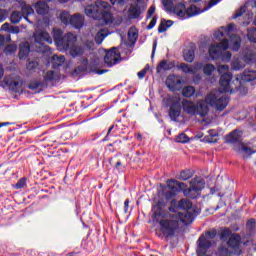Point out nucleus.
<instances>
[{"instance_id":"nucleus-1","label":"nucleus","mask_w":256,"mask_h":256,"mask_svg":"<svg viewBox=\"0 0 256 256\" xmlns=\"http://www.w3.org/2000/svg\"><path fill=\"white\" fill-rule=\"evenodd\" d=\"M194 219L195 216L190 212L185 214H166L159 221L160 233L164 239H173L175 234L181 230V223L183 225H191Z\"/></svg>"},{"instance_id":"nucleus-2","label":"nucleus","mask_w":256,"mask_h":256,"mask_svg":"<svg viewBox=\"0 0 256 256\" xmlns=\"http://www.w3.org/2000/svg\"><path fill=\"white\" fill-rule=\"evenodd\" d=\"M214 107L217 111H223L229 105L227 96H219L213 92L209 93L205 100H200L196 104V114L205 117L209 113V106Z\"/></svg>"},{"instance_id":"nucleus-3","label":"nucleus","mask_w":256,"mask_h":256,"mask_svg":"<svg viewBox=\"0 0 256 256\" xmlns=\"http://www.w3.org/2000/svg\"><path fill=\"white\" fill-rule=\"evenodd\" d=\"M109 7H111V5L106 1L96 0L94 4L86 6L84 11L87 17L103 21L104 25H111L115 18L111 12L107 11Z\"/></svg>"},{"instance_id":"nucleus-4","label":"nucleus","mask_w":256,"mask_h":256,"mask_svg":"<svg viewBox=\"0 0 256 256\" xmlns=\"http://www.w3.org/2000/svg\"><path fill=\"white\" fill-rule=\"evenodd\" d=\"M218 73L221 75L220 77V93H233V91H237L239 87H241V81L239 78H236L235 81L238 86L233 87L231 84V80L233 79V74L229 72V65H219Z\"/></svg>"},{"instance_id":"nucleus-5","label":"nucleus","mask_w":256,"mask_h":256,"mask_svg":"<svg viewBox=\"0 0 256 256\" xmlns=\"http://www.w3.org/2000/svg\"><path fill=\"white\" fill-rule=\"evenodd\" d=\"M217 237V231L210 230L205 232V234H202L197 243L198 248L196 250V253L198 256H211L213 255V251L211 250V246L213 245L211 243V239H215Z\"/></svg>"},{"instance_id":"nucleus-6","label":"nucleus","mask_w":256,"mask_h":256,"mask_svg":"<svg viewBox=\"0 0 256 256\" xmlns=\"http://www.w3.org/2000/svg\"><path fill=\"white\" fill-rule=\"evenodd\" d=\"M163 104L169 107L168 115L172 121H177L181 117V98L167 94L163 99Z\"/></svg>"},{"instance_id":"nucleus-7","label":"nucleus","mask_w":256,"mask_h":256,"mask_svg":"<svg viewBox=\"0 0 256 256\" xmlns=\"http://www.w3.org/2000/svg\"><path fill=\"white\" fill-rule=\"evenodd\" d=\"M46 43H53V38L47 32H36L34 33V43L33 48L36 53H47L49 51V46L45 45Z\"/></svg>"},{"instance_id":"nucleus-8","label":"nucleus","mask_w":256,"mask_h":256,"mask_svg":"<svg viewBox=\"0 0 256 256\" xmlns=\"http://www.w3.org/2000/svg\"><path fill=\"white\" fill-rule=\"evenodd\" d=\"M173 13L180 17V19H189V17H195V15H199L201 10H199V8H197L195 5H191L190 7L186 8L185 4L178 3L173 8Z\"/></svg>"},{"instance_id":"nucleus-9","label":"nucleus","mask_w":256,"mask_h":256,"mask_svg":"<svg viewBox=\"0 0 256 256\" xmlns=\"http://www.w3.org/2000/svg\"><path fill=\"white\" fill-rule=\"evenodd\" d=\"M53 39L55 45L62 51L64 47H67L68 42L72 43V41H75V34L69 32L63 36V31L61 29H54Z\"/></svg>"},{"instance_id":"nucleus-10","label":"nucleus","mask_w":256,"mask_h":256,"mask_svg":"<svg viewBox=\"0 0 256 256\" xmlns=\"http://www.w3.org/2000/svg\"><path fill=\"white\" fill-rule=\"evenodd\" d=\"M205 188V181L201 178H194L190 181V187L184 189V196L196 199L197 193Z\"/></svg>"},{"instance_id":"nucleus-11","label":"nucleus","mask_w":256,"mask_h":256,"mask_svg":"<svg viewBox=\"0 0 256 256\" xmlns=\"http://www.w3.org/2000/svg\"><path fill=\"white\" fill-rule=\"evenodd\" d=\"M167 187L170 191H167L165 193V197L166 199H173V197H175L177 193H181V191H183V193L185 194V189H187V184L183 182H179L175 179H172L167 181Z\"/></svg>"},{"instance_id":"nucleus-12","label":"nucleus","mask_w":256,"mask_h":256,"mask_svg":"<svg viewBox=\"0 0 256 256\" xmlns=\"http://www.w3.org/2000/svg\"><path fill=\"white\" fill-rule=\"evenodd\" d=\"M227 49H229V40L223 39L220 43L211 44L208 52L211 58L219 59L223 51H227Z\"/></svg>"},{"instance_id":"nucleus-13","label":"nucleus","mask_w":256,"mask_h":256,"mask_svg":"<svg viewBox=\"0 0 256 256\" xmlns=\"http://www.w3.org/2000/svg\"><path fill=\"white\" fill-rule=\"evenodd\" d=\"M34 11L33 8L30 5L24 4L22 5V12L20 11H13L11 16H10V21L14 25H17L21 19H26L29 17V15H33Z\"/></svg>"},{"instance_id":"nucleus-14","label":"nucleus","mask_w":256,"mask_h":256,"mask_svg":"<svg viewBox=\"0 0 256 256\" xmlns=\"http://www.w3.org/2000/svg\"><path fill=\"white\" fill-rule=\"evenodd\" d=\"M104 63L107 67H113L117 63H121V52L117 48H112L106 52Z\"/></svg>"},{"instance_id":"nucleus-15","label":"nucleus","mask_w":256,"mask_h":256,"mask_svg":"<svg viewBox=\"0 0 256 256\" xmlns=\"http://www.w3.org/2000/svg\"><path fill=\"white\" fill-rule=\"evenodd\" d=\"M77 36L74 35V41L68 42L61 51H69L71 57H81L85 53V47L81 45H77Z\"/></svg>"},{"instance_id":"nucleus-16","label":"nucleus","mask_w":256,"mask_h":256,"mask_svg":"<svg viewBox=\"0 0 256 256\" xmlns=\"http://www.w3.org/2000/svg\"><path fill=\"white\" fill-rule=\"evenodd\" d=\"M227 245L229 249L232 250L233 255H241L243 253V250L241 249V235L239 234H232L228 241Z\"/></svg>"},{"instance_id":"nucleus-17","label":"nucleus","mask_w":256,"mask_h":256,"mask_svg":"<svg viewBox=\"0 0 256 256\" xmlns=\"http://www.w3.org/2000/svg\"><path fill=\"white\" fill-rule=\"evenodd\" d=\"M166 86L170 91H181L183 87V81L175 74L169 75L166 79Z\"/></svg>"},{"instance_id":"nucleus-18","label":"nucleus","mask_w":256,"mask_h":256,"mask_svg":"<svg viewBox=\"0 0 256 256\" xmlns=\"http://www.w3.org/2000/svg\"><path fill=\"white\" fill-rule=\"evenodd\" d=\"M242 135L243 132L239 130H234L229 135L226 136V143L234 145V148L239 147L240 145L243 144V139L241 138Z\"/></svg>"},{"instance_id":"nucleus-19","label":"nucleus","mask_w":256,"mask_h":256,"mask_svg":"<svg viewBox=\"0 0 256 256\" xmlns=\"http://www.w3.org/2000/svg\"><path fill=\"white\" fill-rule=\"evenodd\" d=\"M234 151L241 153L242 157L247 159V157H251V155L256 153V146L248 147L242 143L240 146H235Z\"/></svg>"},{"instance_id":"nucleus-20","label":"nucleus","mask_w":256,"mask_h":256,"mask_svg":"<svg viewBox=\"0 0 256 256\" xmlns=\"http://www.w3.org/2000/svg\"><path fill=\"white\" fill-rule=\"evenodd\" d=\"M3 83L6 85V87H9L10 91L20 93L22 84L19 80H15L11 77H5Z\"/></svg>"},{"instance_id":"nucleus-21","label":"nucleus","mask_w":256,"mask_h":256,"mask_svg":"<svg viewBox=\"0 0 256 256\" xmlns=\"http://www.w3.org/2000/svg\"><path fill=\"white\" fill-rule=\"evenodd\" d=\"M192 207H193V202H191V200L189 199L182 198L178 202V209H182L184 211L182 213L183 215H185L186 213H192L195 217V213L191 211Z\"/></svg>"},{"instance_id":"nucleus-22","label":"nucleus","mask_w":256,"mask_h":256,"mask_svg":"<svg viewBox=\"0 0 256 256\" xmlns=\"http://www.w3.org/2000/svg\"><path fill=\"white\" fill-rule=\"evenodd\" d=\"M182 107L188 115H197V104L193 101L183 100Z\"/></svg>"},{"instance_id":"nucleus-23","label":"nucleus","mask_w":256,"mask_h":256,"mask_svg":"<svg viewBox=\"0 0 256 256\" xmlns=\"http://www.w3.org/2000/svg\"><path fill=\"white\" fill-rule=\"evenodd\" d=\"M139 17H141L139 4H131L128 9V19H139Z\"/></svg>"},{"instance_id":"nucleus-24","label":"nucleus","mask_w":256,"mask_h":256,"mask_svg":"<svg viewBox=\"0 0 256 256\" xmlns=\"http://www.w3.org/2000/svg\"><path fill=\"white\" fill-rule=\"evenodd\" d=\"M83 16L80 14H75L73 16H71L70 18V22L68 23V25H72V27H75V29H81V27H83Z\"/></svg>"},{"instance_id":"nucleus-25","label":"nucleus","mask_w":256,"mask_h":256,"mask_svg":"<svg viewBox=\"0 0 256 256\" xmlns=\"http://www.w3.org/2000/svg\"><path fill=\"white\" fill-rule=\"evenodd\" d=\"M173 67H175V63L169 62L167 60H162L158 64L156 71H157V73H161L162 71H171V69H173Z\"/></svg>"},{"instance_id":"nucleus-26","label":"nucleus","mask_w":256,"mask_h":256,"mask_svg":"<svg viewBox=\"0 0 256 256\" xmlns=\"http://www.w3.org/2000/svg\"><path fill=\"white\" fill-rule=\"evenodd\" d=\"M230 47L233 51H239L241 49V37L237 34L230 36Z\"/></svg>"},{"instance_id":"nucleus-27","label":"nucleus","mask_w":256,"mask_h":256,"mask_svg":"<svg viewBox=\"0 0 256 256\" xmlns=\"http://www.w3.org/2000/svg\"><path fill=\"white\" fill-rule=\"evenodd\" d=\"M34 9L38 15H46L49 6L44 1H39L34 5Z\"/></svg>"},{"instance_id":"nucleus-28","label":"nucleus","mask_w":256,"mask_h":256,"mask_svg":"<svg viewBox=\"0 0 256 256\" xmlns=\"http://www.w3.org/2000/svg\"><path fill=\"white\" fill-rule=\"evenodd\" d=\"M242 81L251 83V81L256 80V71L255 70H245L241 76Z\"/></svg>"},{"instance_id":"nucleus-29","label":"nucleus","mask_w":256,"mask_h":256,"mask_svg":"<svg viewBox=\"0 0 256 256\" xmlns=\"http://www.w3.org/2000/svg\"><path fill=\"white\" fill-rule=\"evenodd\" d=\"M31 51V47L29 46V43H22L20 44V51H19V57L20 59H27V55H29V52Z\"/></svg>"},{"instance_id":"nucleus-30","label":"nucleus","mask_w":256,"mask_h":256,"mask_svg":"<svg viewBox=\"0 0 256 256\" xmlns=\"http://www.w3.org/2000/svg\"><path fill=\"white\" fill-rule=\"evenodd\" d=\"M65 63V56L60 55H53L52 56V67L53 69H59V67H61V65H63Z\"/></svg>"},{"instance_id":"nucleus-31","label":"nucleus","mask_w":256,"mask_h":256,"mask_svg":"<svg viewBox=\"0 0 256 256\" xmlns=\"http://www.w3.org/2000/svg\"><path fill=\"white\" fill-rule=\"evenodd\" d=\"M89 71V59L84 58L79 66L75 68L76 73H87Z\"/></svg>"},{"instance_id":"nucleus-32","label":"nucleus","mask_w":256,"mask_h":256,"mask_svg":"<svg viewBox=\"0 0 256 256\" xmlns=\"http://www.w3.org/2000/svg\"><path fill=\"white\" fill-rule=\"evenodd\" d=\"M108 35L109 33L106 29H101L100 31H98L95 36V42L97 43V45H101L105 40V37H107Z\"/></svg>"},{"instance_id":"nucleus-33","label":"nucleus","mask_w":256,"mask_h":256,"mask_svg":"<svg viewBox=\"0 0 256 256\" xmlns=\"http://www.w3.org/2000/svg\"><path fill=\"white\" fill-rule=\"evenodd\" d=\"M183 55L187 63H193V61H195V50H193V48L184 50Z\"/></svg>"},{"instance_id":"nucleus-34","label":"nucleus","mask_w":256,"mask_h":256,"mask_svg":"<svg viewBox=\"0 0 256 256\" xmlns=\"http://www.w3.org/2000/svg\"><path fill=\"white\" fill-rule=\"evenodd\" d=\"M173 25V21L171 20H162L159 27H158V33H165L169 27Z\"/></svg>"},{"instance_id":"nucleus-35","label":"nucleus","mask_w":256,"mask_h":256,"mask_svg":"<svg viewBox=\"0 0 256 256\" xmlns=\"http://www.w3.org/2000/svg\"><path fill=\"white\" fill-rule=\"evenodd\" d=\"M182 95L184 97H193L195 95V87L193 86H186L182 90Z\"/></svg>"},{"instance_id":"nucleus-36","label":"nucleus","mask_w":256,"mask_h":256,"mask_svg":"<svg viewBox=\"0 0 256 256\" xmlns=\"http://www.w3.org/2000/svg\"><path fill=\"white\" fill-rule=\"evenodd\" d=\"M178 69L183 71V73H190L191 75H195V70H193V67L189 66V64L181 63L178 66Z\"/></svg>"},{"instance_id":"nucleus-37","label":"nucleus","mask_w":256,"mask_h":256,"mask_svg":"<svg viewBox=\"0 0 256 256\" xmlns=\"http://www.w3.org/2000/svg\"><path fill=\"white\" fill-rule=\"evenodd\" d=\"M233 235V232L229 228H224L220 233L221 241H227Z\"/></svg>"},{"instance_id":"nucleus-38","label":"nucleus","mask_w":256,"mask_h":256,"mask_svg":"<svg viewBox=\"0 0 256 256\" xmlns=\"http://www.w3.org/2000/svg\"><path fill=\"white\" fill-rule=\"evenodd\" d=\"M213 71H215V66L213 64H206L203 67V73L207 77H211L213 75Z\"/></svg>"},{"instance_id":"nucleus-39","label":"nucleus","mask_w":256,"mask_h":256,"mask_svg":"<svg viewBox=\"0 0 256 256\" xmlns=\"http://www.w3.org/2000/svg\"><path fill=\"white\" fill-rule=\"evenodd\" d=\"M60 20L64 23V25H69L71 21V14L67 11H63L60 13Z\"/></svg>"},{"instance_id":"nucleus-40","label":"nucleus","mask_w":256,"mask_h":256,"mask_svg":"<svg viewBox=\"0 0 256 256\" xmlns=\"http://www.w3.org/2000/svg\"><path fill=\"white\" fill-rule=\"evenodd\" d=\"M193 177V173L190 172V170H183L180 172L179 179L181 181H188V179H191Z\"/></svg>"},{"instance_id":"nucleus-41","label":"nucleus","mask_w":256,"mask_h":256,"mask_svg":"<svg viewBox=\"0 0 256 256\" xmlns=\"http://www.w3.org/2000/svg\"><path fill=\"white\" fill-rule=\"evenodd\" d=\"M84 49H87L88 51H93L95 49V41L93 39H86L83 40Z\"/></svg>"},{"instance_id":"nucleus-42","label":"nucleus","mask_w":256,"mask_h":256,"mask_svg":"<svg viewBox=\"0 0 256 256\" xmlns=\"http://www.w3.org/2000/svg\"><path fill=\"white\" fill-rule=\"evenodd\" d=\"M247 38L250 43H256V28L248 29Z\"/></svg>"},{"instance_id":"nucleus-43","label":"nucleus","mask_w":256,"mask_h":256,"mask_svg":"<svg viewBox=\"0 0 256 256\" xmlns=\"http://www.w3.org/2000/svg\"><path fill=\"white\" fill-rule=\"evenodd\" d=\"M138 38H139V33H137L135 31V29L131 28L128 31V39H129V41H131V43H135V41H137Z\"/></svg>"},{"instance_id":"nucleus-44","label":"nucleus","mask_w":256,"mask_h":256,"mask_svg":"<svg viewBox=\"0 0 256 256\" xmlns=\"http://www.w3.org/2000/svg\"><path fill=\"white\" fill-rule=\"evenodd\" d=\"M11 41V35L9 34H0V49L5 45L6 43H9Z\"/></svg>"},{"instance_id":"nucleus-45","label":"nucleus","mask_w":256,"mask_h":256,"mask_svg":"<svg viewBox=\"0 0 256 256\" xmlns=\"http://www.w3.org/2000/svg\"><path fill=\"white\" fill-rule=\"evenodd\" d=\"M217 254L219 256H229V255H231V252L229 251V248H227L225 246H220L218 248Z\"/></svg>"},{"instance_id":"nucleus-46","label":"nucleus","mask_w":256,"mask_h":256,"mask_svg":"<svg viewBox=\"0 0 256 256\" xmlns=\"http://www.w3.org/2000/svg\"><path fill=\"white\" fill-rule=\"evenodd\" d=\"M243 67H245V64H243L242 62H240L239 59L234 60V61L232 62V69H233L234 71H239V70L243 69Z\"/></svg>"},{"instance_id":"nucleus-47","label":"nucleus","mask_w":256,"mask_h":256,"mask_svg":"<svg viewBox=\"0 0 256 256\" xmlns=\"http://www.w3.org/2000/svg\"><path fill=\"white\" fill-rule=\"evenodd\" d=\"M177 143H189V136L185 133H181L176 138Z\"/></svg>"},{"instance_id":"nucleus-48","label":"nucleus","mask_w":256,"mask_h":256,"mask_svg":"<svg viewBox=\"0 0 256 256\" xmlns=\"http://www.w3.org/2000/svg\"><path fill=\"white\" fill-rule=\"evenodd\" d=\"M6 55H12V53H15L17 51V46L15 44H9L4 49Z\"/></svg>"},{"instance_id":"nucleus-49","label":"nucleus","mask_w":256,"mask_h":256,"mask_svg":"<svg viewBox=\"0 0 256 256\" xmlns=\"http://www.w3.org/2000/svg\"><path fill=\"white\" fill-rule=\"evenodd\" d=\"M247 11V6H241L238 10H236L233 19H237L238 17H242V15Z\"/></svg>"},{"instance_id":"nucleus-50","label":"nucleus","mask_w":256,"mask_h":256,"mask_svg":"<svg viewBox=\"0 0 256 256\" xmlns=\"http://www.w3.org/2000/svg\"><path fill=\"white\" fill-rule=\"evenodd\" d=\"M177 209H179L178 206L171 204V206L168 208V211H170L168 215H177V214L183 215V212H177Z\"/></svg>"},{"instance_id":"nucleus-51","label":"nucleus","mask_w":256,"mask_h":256,"mask_svg":"<svg viewBox=\"0 0 256 256\" xmlns=\"http://www.w3.org/2000/svg\"><path fill=\"white\" fill-rule=\"evenodd\" d=\"M55 79V72L53 70L48 71L44 75V81H53Z\"/></svg>"},{"instance_id":"nucleus-52","label":"nucleus","mask_w":256,"mask_h":256,"mask_svg":"<svg viewBox=\"0 0 256 256\" xmlns=\"http://www.w3.org/2000/svg\"><path fill=\"white\" fill-rule=\"evenodd\" d=\"M28 87L32 91H35L36 89H39V87H43V82H32Z\"/></svg>"},{"instance_id":"nucleus-53","label":"nucleus","mask_w":256,"mask_h":256,"mask_svg":"<svg viewBox=\"0 0 256 256\" xmlns=\"http://www.w3.org/2000/svg\"><path fill=\"white\" fill-rule=\"evenodd\" d=\"M255 225H256L255 219H250L246 223V227L247 229H249V231H253V229H255Z\"/></svg>"},{"instance_id":"nucleus-54","label":"nucleus","mask_w":256,"mask_h":256,"mask_svg":"<svg viewBox=\"0 0 256 256\" xmlns=\"http://www.w3.org/2000/svg\"><path fill=\"white\" fill-rule=\"evenodd\" d=\"M25 185H27V180H26L25 178H22V179H20V180L16 183L15 187H16L17 189H23V187H25Z\"/></svg>"},{"instance_id":"nucleus-55","label":"nucleus","mask_w":256,"mask_h":256,"mask_svg":"<svg viewBox=\"0 0 256 256\" xmlns=\"http://www.w3.org/2000/svg\"><path fill=\"white\" fill-rule=\"evenodd\" d=\"M39 67V63L37 61H32L27 64V69L29 71H33V69H37Z\"/></svg>"},{"instance_id":"nucleus-56","label":"nucleus","mask_w":256,"mask_h":256,"mask_svg":"<svg viewBox=\"0 0 256 256\" xmlns=\"http://www.w3.org/2000/svg\"><path fill=\"white\" fill-rule=\"evenodd\" d=\"M233 29H235V24H229L226 28L222 27V31H224L225 35H229Z\"/></svg>"},{"instance_id":"nucleus-57","label":"nucleus","mask_w":256,"mask_h":256,"mask_svg":"<svg viewBox=\"0 0 256 256\" xmlns=\"http://www.w3.org/2000/svg\"><path fill=\"white\" fill-rule=\"evenodd\" d=\"M7 17H9V12H7V10H0V23H2V21H5V19H7Z\"/></svg>"},{"instance_id":"nucleus-58","label":"nucleus","mask_w":256,"mask_h":256,"mask_svg":"<svg viewBox=\"0 0 256 256\" xmlns=\"http://www.w3.org/2000/svg\"><path fill=\"white\" fill-rule=\"evenodd\" d=\"M205 66L203 65V63L201 62H196L193 66V71H194V74L197 73V71H201V69H203Z\"/></svg>"},{"instance_id":"nucleus-59","label":"nucleus","mask_w":256,"mask_h":256,"mask_svg":"<svg viewBox=\"0 0 256 256\" xmlns=\"http://www.w3.org/2000/svg\"><path fill=\"white\" fill-rule=\"evenodd\" d=\"M155 25H157V16H153L149 25L146 27V29L151 30L153 29V27H155Z\"/></svg>"},{"instance_id":"nucleus-60","label":"nucleus","mask_w":256,"mask_h":256,"mask_svg":"<svg viewBox=\"0 0 256 256\" xmlns=\"http://www.w3.org/2000/svg\"><path fill=\"white\" fill-rule=\"evenodd\" d=\"M154 13H155V5H152V6H150V8L148 9L146 18H147V19H151V17H153Z\"/></svg>"},{"instance_id":"nucleus-61","label":"nucleus","mask_w":256,"mask_h":256,"mask_svg":"<svg viewBox=\"0 0 256 256\" xmlns=\"http://www.w3.org/2000/svg\"><path fill=\"white\" fill-rule=\"evenodd\" d=\"M224 35H225V32L223 30H218L214 33L215 39H218V40H221Z\"/></svg>"},{"instance_id":"nucleus-62","label":"nucleus","mask_w":256,"mask_h":256,"mask_svg":"<svg viewBox=\"0 0 256 256\" xmlns=\"http://www.w3.org/2000/svg\"><path fill=\"white\" fill-rule=\"evenodd\" d=\"M222 56V61H231L232 54L231 52H224Z\"/></svg>"},{"instance_id":"nucleus-63","label":"nucleus","mask_w":256,"mask_h":256,"mask_svg":"<svg viewBox=\"0 0 256 256\" xmlns=\"http://www.w3.org/2000/svg\"><path fill=\"white\" fill-rule=\"evenodd\" d=\"M113 129H115V126H114V125H112V126L109 127L108 132H107V135H106L105 138H104V141H109V136L111 135V132L113 131Z\"/></svg>"},{"instance_id":"nucleus-64","label":"nucleus","mask_w":256,"mask_h":256,"mask_svg":"<svg viewBox=\"0 0 256 256\" xmlns=\"http://www.w3.org/2000/svg\"><path fill=\"white\" fill-rule=\"evenodd\" d=\"M19 27L17 26H11L8 33H19Z\"/></svg>"}]
</instances>
